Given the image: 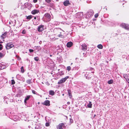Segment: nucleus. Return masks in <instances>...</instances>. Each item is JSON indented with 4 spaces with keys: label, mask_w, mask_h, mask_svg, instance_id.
Segmentation results:
<instances>
[{
    "label": "nucleus",
    "mask_w": 129,
    "mask_h": 129,
    "mask_svg": "<svg viewBox=\"0 0 129 129\" xmlns=\"http://www.w3.org/2000/svg\"><path fill=\"white\" fill-rule=\"evenodd\" d=\"M64 123H60L57 126V129H63L62 128L64 126Z\"/></svg>",
    "instance_id": "423d86ee"
},
{
    "label": "nucleus",
    "mask_w": 129,
    "mask_h": 129,
    "mask_svg": "<svg viewBox=\"0 0 129 129\" xmlns=\"http://www.w3.org/2000/svg\"><path fill=\"white\" fill-rule=\"evenodd\" d=\"M34 59L35 60L37 61H38L39 60V58L38 57H35L34 58Z\"/></svg>",
    "instance_id": "c85d7f7f"
},
{
    "label": "nucleus",
    "mask_w": 129,
    "mask_h": 129,
    "mask_svg": "<svg viewBox=\"0 0 129 129\" xmlns=\"http://www.w3.org/2000/svg\"><path fill=\"white\" fill-rule=\"evenodd\" d=\"M38 0H33V2L34 3H36L37 2Z\"/></svg>",
    "instance_id": "c03bdc74"
},
{
    "label": "nucleus",
    "mask_w": 129,
    "mask_h": 129,
    "mask_svg": "<svg viewBox=\"0 0 129 129\" xmlns=\"http://www.w3.org/2000/svg\"><path fill=\"white\" fill-rule=\"evenodd\" d=\"M92 104L91 102H89V103L87 105V106L89 108H91L92 107Z\"/></svg>",
    "instance_id": "2eb2a0df"
},
{
    "label": "nucleus",
    "mask_w": 129,
    "mask_h": 129,
    "mask_svg": "<svg viewBox=\"0 0 129 129\" xmlns=\"http://www.w3.org/2000/svg\"><path fill=\"white\" fill-rule=\"evenodd\" d=\"M34 19H36V17H34Z\"/></svg>",
    "instance_id": "603ef678"
},
{
    "label": "nucleus",
    "mask_w": 129,
    "mask_h": 129,
    "mask_svg": "<svg viewBox=\"0 0 129 129\" xmlns=\"http://www.w3.org/2000/svg\"><path fill=\"white\" fill-rule=\"evenodd\" d=\"M8 43H7V44L6 46V48L7 49H8Z\"/></svg>",
    "instance_id": "49530a36"
},
{
    "label": "nucleus",
    "mask_w": 129,
    "mask_h": 129,
    "mask_svg": "<svg viewBox=\"0 0 129 129\" xmlns=\"http://www.w3.org/2000/svg\"><path fill=\"white\" fill-rule=\"evenodd\" d=\"M58 73L59 75L60 76H61L64 75V73L62 71H60V72H58Z\"/></svg>",
    "instance_id": "4be33fe9"
},
{
    "label": "nucleus",
    "mask_w": 129,
    "mask_h": 129,
    "mask_svg": "<svg viewBox=\"0 0 129 129\" xmlns=\"http://www.w3.org/2000/svg\"><path fill=\"white\" fill-rule=\"evenodd\" d=\"M63 95H64V94H63Z\"/></svg>",
    "instance_id": "0e129e2a"
},
{
    "label": "nucleus",
    "mask_w": 129,
    "mask_h": 129,
    "mask_svg": "<svg viewBox=\"0 0 129 129\" xmlns=\"http://www.w3.org/2000/svg\"><path fill=\"white\" fill-rule=\"evenodd\" d=\"M68 78L69 77L67 76L64 78H62L58 82V84H59L64 83Z\"/></svg>",
    "instance_id": "7ed1b4c3"
},
{
    "label": "nucleus",
    "mask_w": 129,
    "mask_h": 129,
    "mask_svg": "<svg viewBox=\"0 0 129 129\" xmlns=\"http://www.w3.org/2000/svg\"><path fill=\"white\" fill-rule=\"evenodd\" d=\"M39 12V10L37 9H35L33 10L31 12V14L33 15H35L36 14H38Z\"/></svg>",
    "instance_id": "9b49d317"
},
{
    "label": "nucleus",
    "mask_w": 129,
    "mask_h": 129,
    "mask_svg": "<svg viewBox=\"0 0 129 129\" xmlns=\"http://www.w3.org/2000/svg\"><path fill=\"white\" fill-rule=\"evenodd\" d=\"M7 34V32H5L4 34H3L2 35H1L0 37V39H3H3L5 38L6 37V35Z\"/></svg>",
    "instance_id": "6e6552de"
},
{
    "label": "nucleus",
    "mask_w": 129,
    "mask_h": 129,
    "mask_svg": "<svg viewBox=\"0 0 129 129\" xmlns=\"http://www.w3.org/2000/svg\"><path fill=\"white\" fill-rule=\"evenodd\" d=\"M94 72H91V73H94Z\"/></svg>",
    "instance_id": "13d9d810"
},
{
    "label": "nucleus",
    "mask_w": 129,
    "mask_h": 129,
    "mask_svg": "<svg viewBox=\"0 0 129 129\" xmlns=\"http://www.w3.org/2000/svg\"><path fill=\"white\" fill-rule=\"evenodd\" d=\"M97 47L99 49H102L103 48V46L101 44H99L98 45Z\"/></svg>",
    "instance_id": "aec40b11"
},
{
    "label": "nucleus",
    "mask_w": 129,
    "mask_h": 129,
    "mask_svg": "<svg viewBox=\"0 0 129 129\" xmlns=\"http://www.w3.org/2000/svg\"><path fill=\"white\" fill-rule=\"evenodd\" d=\"M86 75H85V76H86V78H90V77L89 76H88V75H87V76H86Z\"/></svg>",
    "instance_id": "de8ad7c7"
},
{
    "label": "nucleus",
    "mask_w": 129,
    "mask_h": 129,
    "mask_svg": "<svg viewBox=\"0 0 129 129\" xmlns=\"http://www.w3.org/2000/svg\"><path fill=\"white\" fill-rule=\"evenodd\" d=\"M29 51L30 52H32L34 51V50L33 49H29Z\"/></svg>",
    "instance_id": "c9c22d12"
},
{
    "label": "nucleus",
    "mask_w": 129,
    "mask_h": 129,
    "mask_svg": "<svg viewBox=\"0 0 129 129\" xmlns=\"http://www.w3.org/2000/svg\"><path fill=\"white\" fill-rule=\"evenodd\" d=\"M18 117L17 116H14L13 117V119L14 121H16L18 119Z\"/></svg>",
    "instance_id": "a211bd4d"
},
{
    "label": "nucleus",
    "mask_w": 129,
    "mask_h": 129,
    "mask_svg": "<svg viewBox=\"0 0 129 129\" xmlns=\"http://www.w3.org/2000/svg\"><path fill=\"white\" fill-rule=\"evenodd\" d=\"M26 30H25V29H24L23 30L22 33L23 34H25L26 33Z\"/></svg>",
    "instance_id": "7c9ffc66"
},
{
    "label": "nucleus",
    "mask_w": 129,
    "mask_h": 129,
    "mask_svg": "<svg viewBox=\"0 0 129 129\" xmlns=\"http://www.w3.org/2000/svg\"><path fill=\"white\" fill-rule=\"evenodd\" d=\"M83 13L82 12H81L80 13H78L77 14H78V15H80V16H83Z\"/></svg>",
    "instance_id": "c756f323"
},
{
    "label": "nucleus",
    "mask_w": 129,
    "mask_h": 129,
    "mask_svg": "<svg viewBox=\"0 0 129 129\" xmlns=\"http://www.w3.org/2000/svg\"><path fill=\"white\" fill-rule=\"evenodd\" d=\"M32 92L34 94H38L34 90H32Z\"/></svg>",
    "instance_id": "bb28decb"
},
{
    "label": "nucleus",
    "mask_w": 129,
    "mask_h": 129,
    "mask_svg": "<svg viewBox=\"0 0 129 129\" xmlns=\"http://www.w3.org/2000/svg\"><path fill=\"white\" fill-rule=\"evenodd\" d=\"M21 71L22 73H24V70L23 67L22 66L21 68Z\"/></svg>",
    "instance_id": "393cba45"
},
{
    "label": "nucleus",
    "mask_w": 129,
    "mask_h": 129,
    "mask_svg": "<svg viewBox=\"0 0 129 129\" xmlns=\"http://www.w3.org/2000/svg\"><path fill=\"white\" fill-rule=\"evenodd\" d=\"M50 56H52V55H50Z\"/></svg>",
    "instance_id": "680f3d73"
},
{
    "label": "nucleus",
    "mask_w": 129,
    "mask_h": 129,
    "mask_svg": "<svg viewBox=\"0 0 129 129\" xmlns=\"http://www.w3.org/2000/svg\"><path fill=\"white\" fill-rule=\"evenodd\" d=\"M73 64V63H72L71 64V65H72Z\"/></svg>",
    "instance_id": "4d7b16f0"
},
{
    "label": "nucleus",
    "mask_w": 129,
    "mask_h": 129,
    "mask_svg": "<svg viewBox=\"0 0 129 129\" xmlns=\"http://www.w3.org/2000/svg\"><path fill=\"white\" fill-rule=\"evenodd\" d=\"M58 36L61 38H63V35H58Z\"/></svg>",
    "instance_id": "72a5a7b5"
},
{
    "label": "nucleus",
    "mask_w": 129,
    "mask_h": 129,
    "mask_svg": "<svg viewBox=\"0 0 129 129\" xmlns=\"http://www.w3.org/2000/svg\"><path fill=\"white\" fill-rule=\"evenodd\" d=\"M113 80H111L108 81V82L109 84H112L113 83Z\"/></svg>",
    "instance_id": "5701e85b"
},
{
    "label": "nucleus",
    "mask_w": 129,
    "mask_h": 129,
    "mask_svg": "<svg viewBox=\"0 0 129 129\" xmlns=\"http://www.w3.org/2000/svg\"><path fill=\"white\" fill-rule=\"evenodd\" d=\"M44 26L43 25H40L37 28L38 31L39 32H41L44 30Z\"/></svg>",
    "instance_id": "39448f33"
},
{
    "label": "nucleus",
    "mask_w": 129,
    "mask_h": 129,
    "mask_svg": "<svg viewBox=\"0 0 129 129\" xmlns=\"http://www.w3.org/2000/svg\"><path fill=\"white\" fill-rule=\"evenodd\" d=\"M120 26L121 27L123 28H124L125 29L127 30H129L128 25L127 24H126L125 23H122L120 24Z\"/></svg>",
    "instance_id": "20e7f679"
},
{
    "label": "nucleus",
    "mask_w": 129,
    "mask_h": 129,
    "mask_svg": "<svg viewBox=\"0 0 129 129\" xmlns=\"http://www.w3.org/2000/svg\"><path fill=\"white\" fill-rule=\"evenodd\" d=\"M128 76L126 74H125L123 75V77L124 78H126V77H127V76Z\"/></svg>",
    "instance_id": "2f4dec72"
},
{
    "label": "nucleus",
    "mask_w": 129,
    "mask_h": 129,
    "mask_svg": "<svg viewBox=\"0 0 129 129\" xmlns=\"http://www.w3.org/2000/svg\"><path fill=\"white\" fill-rule=\"evenodd\" d=\"M93 68H91V69H90V70H93Z\"/></svg>",
    "instance_id": "8fccbe9b"
},
{
    "label": "nucleus",
    "mask_w": 129,
    "mask_h": 129,
    "mask_svg": "<svg viewBox=\"0 0 129 129\" xmlns=\"http://www.w3.org/2000/svg\"><path fill=\"white\" fill-rule=\"evenodd\" d=\"M50 102L49 100H47L45 101L43 103V104L46 106H49L50 105Z\"/></svg>",
    "instance_id": "9d476101"
},
{
    "label": "nucleus",
    "mask_w": 129,
    "mask_h": 129,
    "mask_svg": "<svg viewBox=\"0 0 129 129\" xmlns=\"http://www.w3.org/2000/svg\"><path fill=\"white\" fill-rule=\"evenodd\" d=\"M98 16H99L98 14L97 13L94 16L95 18H96L98 17Z\"/></svg>",
    "instance_id": "f704fd0d"
},
{
    "label": "nucleus",
    "mask_w": 129,
    "mask_h": 129,
    "mask_svg": "<svg viewBox=\"0 0 129 129\" xmlns=\"http://www.w3.org/2000/svg\"><path fill=\"white\" fill-rule=\"evenodd\" d=\"M94 12L92 10H90L86 13V18L92 16L93 15Z\"/></svg>",
    "instance_id": "f03ea898"
},
{
    "label": "nucleus",
    "mask_w": 129,
    "mask_h": 129,
    "mask_svg": "<svg viewBox=\"0 0 129 129\" xmlns=\"http://www.w3.org/2000/svg\"><path fill=\"white\" fill-rule=\"evenodd\" d=\"M14 45L11 43L9 44V49H10L14 47Z\"/></svg>",
    "instance_id": "f3484780"
},
{
    "label": "nucleus",
    "mask_w": 129,
    "mask_h": 129,
    "mask_svg": "<svg viewBox=\"0 0 129 129\" xmlns=\"http://www.w3.org/2000/svg\"><path fill=\"white\" fill-rule=\"evenodd\" d=\"M31 96L30 95H28L26 97L24 100V103L25 104H26L27 103L26 101L28 100Z\"/></svg>",
    "instance_id": "f8f14e48"
},
{
    "label": "nucleus",
    "mask_w": 129,
    "mask_h": 129,
    "mask_svg": "<svg viewBox=\"0 0 129 129\" xmlns=\"http://www.w3.org/2000/svg\"><path fill=\"white\" fill-rule=\"evenodd\" d=\"M56 30H57H57H59V29H60V28H58V29H57V28H56Z\"/></svg>",
    "instance_id": "5fc2aeb1"
},
{
    "label": "nucleus",
    "mask_w": 129,
    "mask_h": 129,
    "mask_svg": "<svg viewBox=\"0 0 129 129\" xmlns=\"http://www.w3.org/2000/svg\"><path fill=\"white\" fill-rule=\"evenodd\" d=\"M11 23H12V24H13V22H11Z\"/></svg>",
    "instance_id": "e2e57ef3"
},
{
    "label": "nucleus",
    "mask_w": 129,
    "mask_h": 129,
    "mask_svg": "<svg viewBox=\"0 0 129 129\" xmlns=\"http://www.w3.org/2000/svg\"><path fill=\"white\" fill-rule=\"evenodd\" d=\"M49 93L50 94L53 95L54 94L55 92L51 90L49 91Z\"/></svg>",
    "instance_id": "6ab92c4d"
},
{
    "label": "nucleus",
    "mask_w": 129,
    "mask_h": 129,
    "mask_svg": "<svg viewBox=\"0 0 129 129\" xmlns=\"http://www.w3.org/2000/svg\"><path fill=\"white\" fill-rule=\"evenodd\" d=\"M69 94V97L70 98H71L72 97V95L71 93H69V94Z\"/></svg>",
    "instance_id": "58836bf2"
},
{
    "label": "nucleus",
    "mask_w": 129,
    "mask_h": 129,
    "mask_svg": "<svg viewBox=\"0 0 129 129\" xmlns=\"http://www.w3.org/2000/svg\"><path fill=\"white\" fill-rule=\"evenodd\" d=\"M0 43H2V42H0Z\"/></svg>",
    "instance_id": "bf43d9fd"
},
{
    "label": "nucleus",
    "mask_w": 129,
    "mask_h": 129,
    "mask_svg": "<svg viewBox=\"0 0 129 129\" xmlns=\"http://www.w3.org/2000/svg\"><path fill=\"white\" fill-rule=\"evenodd\" d=\"M32 17L31 15L28 16L26 17V19L29 20L32 18Z\"/></svg>",
    "instance_id": "412c9836"
},
{
    "label": "nucleus",
    "mask_w": 129,
    "mask_h": 129,
    "mask_svg": "<svg viewBox=\"0 0 129 129\" xmlns=\"http://www.w3.org/2000/svg\"><path fill=\"white\" fill-rule=\"evenodd\" d=\"M31 80H28L26 81V82L28 84H30L31 83Z\"/></svg>",
    "instance_id": "473e14b6"
},
{
    "label": "nucleus",
    "mask_w": 129,
    "mask_h": 129,
    "mask_svg": "<svg viewBox=\"0 0 129 129\" xmlns=\"http://www.w3.org/2000/svg\"><path fill=\"white\" fill-rule=\"evenodd\" d=\"M0 69H2L1 68H0Z\"/></svg>",
    "instance_id": "052dcab7"
},
{
    "label": "nucleus",
    "mask_w": 129,
    "mask_h": 129,
    "mask_svg": "<svg viewBox=\"0 0 129 129\" xmlns=\"http://www.w3.org/2000/svg\"><path fill=\"white\" fill-rule=\"evenodd\" d=\"M71 68L70 66H68L67 68V70H68V71H70L71 70Z\"/></svg>",
    "instance_id": "b1692460"
},
{
    "label": "nucleus",
    "mask_w": 129,
    "mask_h": 129,
    "mask_svg": "<svg viewBox=\"0 0 129 129\" xmlns=\"http://www.w3.org/2000/svg\"><path fill=\"white\" fill-rule=\"evenodd\" d=\"M9 24H11V22H9Z\"/></svg>",
    "instance_id": "6e6d98bb"
},
{
    "label": "nucleus",
    "mask_w": 129,
    "mask_h": 129,
    "mask_svg": "<svg viewBox=\"0 0 129 129\" xmlns=\"http://www.w3.org/2000/svg\"><path fill=\"white\" fill-rule=\"evenodd\" d=\"M11 84H12L13 85L15 84V82L14 80H13V79L12 80H11Z\"/></svg>",
    "instance_id": "cd10ccee"
},
{
    "label": "nucleus",
    "mask_w": 129,
    "mask_h": 129,
    "mask_svg": "<svg viewBox=\"0 0 129 129\" xmlns=\"http://www.w3.org/2000/svg\"><path fill=\"white\" fill-rule=\"evenodd\" d=\"M4 98V102L7 104L8 103V98L6 97H5Z\"/></svg>",
    "instance_id": "dca6fc26"
},
{
    "label": "nucleus",
    "mask_w": 129,
    "mask_h": 129,
    "mask_svg": "<svg viewBox=\"0 0 129 129\" xmlns=\"http://www.w3.org/2000/svg\"><path fill=\"white\" fill-rule=\"evenodd\" d=\"M2 44H0V50H2Z\"/></svg>",
    "instance_id": "4c0bfd02"
},
{
    "label": "nucleus",
    "mask_w": 129,
    "mask_h": 129,
    "mask_svg": "<svg viewBox=\"0 0 129 129\" xmlns=\"http://www.w3.org/2000/svg\"><path fill=\"white\" fill-rule=\"evenodd\" d=\"M96 116V115L95 114H94V117H95Z\"/></svg>",
    "instance_id": "864d4df0"
},
{
    "label": "nucleus",
    "mask_w": 129,
    "mask_h": 129,
    "mask_svg": "<svg viewBox=\"0 0 129 129\" xmlns=\"http://www.w3.org/2000/svg\"><path fill=\"white\" fill-rule=\"evenodd\" d=\"M45 1L46 2L49 3L51 1V0H45Z\"/></svg>",
    "instance_id": "ea45409f"
},
{
    "label": "nucleus",
    "mask_w": 129,
    "mask_h": 129,
    "mask_svg": "<svg viewBox=\"0 0 129 129\" xmlns=\"http://www.w3.org/2000/svg\"><path fill=\"white\" fill-rule=\"evenodd\" d=\"M125 79L128 83H129V76H127V77H126Z\"/></svg>",
    "instance_id": "a878e982"
},
{
    "label": "nucleus",
    "mask_w": 129,
    "mask_h": 129,
    "mask_svg": "<svg viewBox=\"0 0 129 129\" xmlns=\"http://www.w3.org/2000/svg\"><path fill=\"white\" fill-rule=\"evenodd\" d=\"M70 122L71 123H73V120L72 119H70Z\"/></svg>",
    "instance_id": "37998d69"
},
{
    "label": "nucleus",
    "mask_w": 129,
    "mask_h": 129,
    "mask_svg": "<svg viewBox=\"0 0 129 129\" xmlns=\"http://www.w3.org/2000/svg\"><path fill=\"white\" fill-rule=\"evenodd\" d=\"M16 57L18 58V60H20V58L19 56L16 55Z\"/></svg>",
    "instance_id": "a19ab883"
},
{
    "label": "nucleus",
    "mask_w": 129,
    "mask_h": 129,
    "mask_svg": "<svg viewBox=\"0 0 129 129\" xmlns=\"http://www.w3.org/2000/svg\"><path fill=\"white\" fill-rule=\"evenodd\" d=\"M16 78L17 79L23 81H24V78L21 77V76L19 75H17L16 76Z\"/></svg>",
    "instance_id": "0eeeda50"
},
{
    "label": "nucleus",
    "mask_w": 129,
    "mask_h": 129,
    "mask_svg": "<svg viewBox=\"0 0 129 129\" xmlns=\"http://www.w3.org/2000/svg\"><path fill=\"white\" fill-rule=\"evenodd\" d=\"M73 43L71 42H68L67 44V46L68 47H70L73 45Z\"/></svg>",
    "instance_id": "4468645a"
},
{
    "label": "nucleus",
    "mask_w": 129,
    "mask_h": 129,
    "mask_svg": "<svg viewBox=\"0 0 129 129\" xmlns=\"http://www.w3.org/2000/svg\"><path fill=\"white\" fill-rule=\"evenodd\" d=\"M67 104L68 105H69V104H70V102H67Z\"/></svg>",
    "instance_id": "09e8293b"
},
{
    "label": "nucleus",
    "mask_w": 129,
    "mask_h": 129,
    "mask_svg": "<svg viewBox=\"0 0 129 129\" xmlns=\"http://www.w3.org/2000/svg\"><path fill=\"white\" fill-rule=\"evenodd\" d=\"M63 5L65 6H69L70 5L69 1L68 0H66L63 2Z\"/></svg>",
    "instance_id": "1a4fd4ad"
},
{
    "label": "nucleus",
    "mask_w": 129,
    "mask_h": 129,
    "mask_svg": "<svg viewBox=\"0 0 129 129\" xmlns=\"http://www.w3.org/2000/svg\"><path fill=\"white\" fill-rule=\"evenodd\" d=\"M46 126H48L49 125V123L48 122H47L46 123Z\"/></svg>",
    "instance_id": "e433bc0d"
},
{
    "label": "nucleus",
    "mask_w": 129,
    "mask_h": 129,
    "mask_svg": "<svg viewBox=\"0 0 129 129\" xmlns=\"http://www.w3.org/2000/svg\"><path fill=\"white\" fill-rule=\"evenodd\" d=\"M42 43L41 41H40L39 42V43L40 44H41Z\"/></svg>",
    "instance_id": "3c124183"
},
{
    "label": "nucleus",
    "mask_w": 129,
    "mask_h": 129,
    "mask_svg": "<svg viewBox=\"0 0 129 129\" xmlns=\"http://www.w3.org/2000/svg\"><path fill=\"white\" fill-rule=\"evenodd\" d=\"M3 56V54L2 53H1L0 52V57H2Z\"/></svg>",
    "instance_id": "79ce46f5"
},
{
    "label": "nucleus",
    "mask_w": 129,
    "mask_h": 129,
    "mask_svg": "<svg viewBox=\"0 0 129 129\" xmlns=\"http://www.w3.org/2000/svg\"><path fill=\"white\" fill-rule=\"evenodd\" d=\"M43 20L46 22H49L51 20V16L48 13H46L44 16L43 18Z\"/></svg>",
    "instance_id": "f257e3e1"
},
{
    "label": "nucleus",
    "mask_w": 129,
    "mask_h": 129,
    "mask_svg": "<svg viewBox=\"0 0 129 129\" xmlns=\"http://www.w3.org/2000/svg\"><path fill=\"white\" fill-rule=\"evenodd\" d=\"M81 49L83 50H85L87 49V46L85 44H83L81 46Z\"/></svg>",
    "instance_id": "ddd939ff"
},
{
    "label": "nucleus",
    "mask_w": 129,
    "mask_h": 129,
    "mask_svg": "<svg viewBox=\"0 0 129 129\" xmlns=\"http://www.w3.org/2000/svg\"><path fill=\"white\" fill-rule=\"evenodd\" d=\"M68 94L71 93V90H68Z\"/></svg>",
    "instance_id": "a18cd8bd"
}]
</instances>
